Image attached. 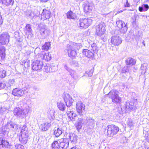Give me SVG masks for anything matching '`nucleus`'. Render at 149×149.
<instances>
[{
    "mask_svg": "<svg viewBox=\"0 0 149 149\" xmlns=\"http://www.w3.org/2000/svg\"><path fill=\"white\" fill-rule=\"evenodd\" d=\"M26 30L29 33H31L32 31L31 25L29 24H27L25 27Z\"/></svg>",
    "mask_w": 149,
    "mask_h": 149,
    "instance_id": "obj_47",
    "label": "nucleus"
},
{
    "mask_svg": "<svg viewBox=\"0 0 149 149\" xmlns=\"http://www.w3.org/2000/svg\"><path fill=\"white\" fill-rule=\"evenodd\" d=\"M127 125L130 127H132L133 126L134 123L132 120H129L127 121Z\"/></svg>",
    "mask_w": 149,
    "mask_h": 149,
    "instance_id": "obj_51",
    "label": "nucleus"
},
{
    "mask_svg": "<svg viewBox=\"0 0 149 149\" xmlns=\"http://www.w3.org/2000/svg\"><path fill=\"white\" fill-rule=\"evenodd\" d=\"M6 86L5 83L0 82V90L3 89Z\"/></svg>",
    "mask_w": 149,
    "mask_h": 149,
    "instance_id": "obj_55",
    "label": "nucleus"
},
{
    "mask_svg": "<svg viewBox=\"0 0 149 149\" xmlns=\"http://www.w3.org/2000/svg\"><path fill=\"white\" fill-rule=\"evenodd\" d=\"M2 45H0V55L1 59L4 60L6 56L5 53L6 48L5 47Z\"/></svg>",
    "mask_w": 149,
    "mask_h": 149,
    "instance_id": "obj_28",
    "label": "nucleus"
},
{
    "mask_svg": "<svg viewBox=\"0 0 149 149\" xmlns=\"http://www.w3.org/2000/svg\"><path fill=\"white\" fill-rule=\"evenodd\" d=\"M57 70V67L56 66L50 65V68H49L50 72H54L56 71Z\"/></svg>",
    "mask_w": 149,
    "mask_h": 149,
    "instance_id": "obj_45",
    "label": "nucleus"
},
{
    "mask_svg": "<svg viewBox=\"0 0 149 149\" xmlns=\"http://www.w3.org/2000/svg\"><path fill=\"white\" fill-rule=\"evenodd\" d=\"M83 54L88 58H93L94 56V53L91 51L87 49H84L82 52Z\"/></svg>",
    "mask_w": 149,
    "mask_h": 149,
    "instance_id": "obj_26",
    "label": "nucleus"
},
{
    "mask_svg": "<svg viewBox=\"0 0 149 149\" xmlns=\"http://www.w3.org/2000/svg\"><path fill=\"white\" fill-rule=\"evenodd\" d=\"M51 125V123H44L40 126V128L42 131H46L49 128Z\"/></svg>",
    "mask_w": 149,
    "mask_h": 149,
    "instance_id": "obj_25",
    "label": "nucleus"
},
{
    "mask_svg": "<svg viewBox=\"0 0 149 149\" xmlns=\"http://www.w3.org/2000/svg\"><path fill=\"white\" fill-rule=\"evenodd\" d=\"M63 98L67 107H70L72 105L74 100L69 94H64L63 95Z\"/></svg>",
    "mask_w": 149,
    "mask_h": 149,
    "instance_id": "obj_13",
    "label": "nucleus"
},
{
    "mask_svg": "<svg viewBox=\"0 0 149 149\" xmlns=\"http://www.w3.org/2000/svg\"><path fill=\"white\" fill-rule=\"evenodd\" d=\"M24 65L25 66L26 65L27 67L29 66V64L28 62H25L24 63Z\"/></svg>",
    "mask_w": 149,
    "mask_h": 149,
    "instance_id": "obj_60",
    "label": "nucleus"
},
{
    "mask_svg": "<svg viewBox=\"0 0 149 149\" xmlns=\"http://www.w3.org/2000/svg\"><path fill=\"white\" fill-rule=\"evenodd\" d=\"M64 136L65 137L66 139L68 140L69 139L70 140L72 143L75 144L76 143L77 137L75 134L65 132L64 134Z\"/></svg>",
    "mask_w": 149,
    "mask_h": 149,
    "instance_id": "obj_15",
    "label": "nucleus"
},
{
    "mask_svg": "<svg viewBox=\"0 0 149 149\" xmlns=\"http://www.w3.org/2000/svg\"><path fill=\"white\" fill-rule=\"evenodd\" d=\"M51 13L50 11L46 9H44L41 14V19L43 20L49 19L50 17Z\"/></svg>",
    "mask_w": 149,
    "mask_h": 149,
    "instance_id": "obj_20",
    "label": "nucleus"
},
{
    "mask_svg": "<svg viewBox=\"0 0 149 149\" xmlns=\"http://www.w3.org/2000/svg\"><path fill=\"white\" fill-rule=\"evenodd\" d=\"M93 71L92 70H88L86 71V73L87 74L88 76L91 77L93 74Z\"/></svg>",
    "mask_w": 149,
    "mask_h": 149,
    "instance_id": "obj_49",
    "label": "nucleus"
},
{
    "mask_svg": "<svg viewBox=\"0 0 149 149\" xmlns=\"http://www.w3.org/2000/svg\"><path fill=\"white\" fill-rule=\"evenodd\" d=\"M71 149H79L78 148H77V147H72V148Z\"/></svg>",
    "mask_w": 149,
    "mask_h": 149,
    "instance_id": "obj_64",
    "label": "nucleus"
},
{
    "mask_svg": "<svg viewBox=\"0 0 149 149\" xmlns=\"http://www.w3.org/2000/svg\"><path fill=\"white\" fill-rule=\"evenodd\" d=\"M67 17L68 19H75L76 17L74 15H73L72 11H70L68 12L67 13Z\"/></svg>",
    "mask_w": 149,
    "mask_h": 149,
    "instance_id": "obj_40",
    "label": "nucleus"
},
{
    "mask_svg": "<svg viewBox=\"0 0 149 149\" xmlns=\"http://www.w3.org/2000/svg\"><path fill=\"white\" fill-rule=\"evenodd\" d=\"M76 108L78 115L83 116L86 113L85 106L81 101H78L77 102Z\"/></svg>",
    "mask_w": 149,
    "mask_h": 149,
    "instance_id": "obj_5",
    "label": "nucleus"
},
{
    "mask_svg": "<svg viewBox=\"0 0 149 149\" xmlns=\"http://www.w3.org/2000/svg\"><path fill=\"white\" fill-rule=\"evenodd\" d=\"M116 24L120 29V31L121 33L124 34L126 33L128 27L127 24L123 21L118 20L116 22Z\"/></svg>",
    "mask_w": 149,
    "mask_h": 149,
    "instance_id": "obj_7",
    "label": "nucleus"
},
{
    "mask_svg": "<svg viewBox=\"0 0 149 149\" xmlns=\"http://www.w3.org/2000/svg\"><path fill=\"white\" fill-rule=\"evenodd\" d=\"M149 8L148 5L146 4H144L139 7V10L140 12L146 11H147Z\"/></svg>",
    "mask_w": 149,
    "mask_h": 149,
    "instance_id": "obj_33",
    "label": "nucleus"
},
{
    "mask_svg": "<svg viewBox=\"0 0 149 149\" xmlns=\"http://www.w3.org/2000/svg\"><path fill=\"white\" fill-rule=\"evenodd\" d=\"M60 148L62 149H66L68 147L69 144V141L66 139L65 138L61 139L58 141Z\"/></svg>",
    "mask_w": 149,
    "mask_h": 149,
    "instance_id": "obj_16",
    "label": "nucleus"
},
{
    "mask_svg": "<svg viewBox=\"0 0 149 149\" xmlns=\"http://www.w3.org/2000/svg\"><path fill=\"white\" fill-rule=\"evenodd\" d=\"M80 117H79L77 121L80 122L81 123L83 124H85L87 123V120L85 117H84L83 116H80Z\"/></svg>",
    "mask_w": 149,
    "mask_h": 149,
    "instance_id": "obj_38",
    "label": "nucleus"
},
{
    "mask_svg": "<svg viewBox=\"0 0 149 149\" xmlns=\"http://www.w3.org/2000/svg\"><path fill=\"white\" fill-rule=\"evenodd\" d=\"M50 42H46L42 47V49L44 50H48L50 46Z\"/></svg>",
    "mask_w": 149,
    "mask_h": 149,
    "instance_id": "obj_39",
    "label": "nucleus"
},
{
    "mask_svg": "<svg viewBox=\"0 0 149 149\" xmlns=\"http://www.w3.org/2000/svg\"><path fill=\"white\" fill-rule=\"evenodd\" d=\"M18 125L16 123L10 121L7 123V127L10 130L14 131L18 129Z\"/></svg>",
    "mask_w": 149,
    "mask_h": 149,
    "instance_id": "obj_21",
    "label": "nucleus"
},
{
    "mask_svg": "<svg viewBox=\"0 0 149 149\" xmlns=\"http://www.w3.org/2000/svg\"><path fill=\"white\" fill-rule=\"evenodd\" d=\"M91 49L94 53L97 54L98 50V48L95 43H93L91 46Z\"/></svg>",
    "mask_w": 149,
    "mask_h": 149,
    "instance_id": "obj_35",
    "label": "nucleus"
},
{
    "mask_svg": "<svg viewBox=\"0 0 149 149\" xmlns=\"http://www.w3.org/2000/svg\"><path fill=\"white\" fill-rule=\"evenodd\" d=\"M87 146L90 148H93V145H92L91 144L88 143L87 144Z\"/></svg>",
    "mask_w": 149,
    "mask_h": 149,
    "instance_id": "obj_61",
    "label": "nucleus"
},
{
    "mask_svg": "<svg viewBox=\"0 0 149 149\" xmlns=\"http://www.w3.org/2000/svg\"><path fill=\"white\" fill-rule=\"evenodd\" d=\"M107 127L108 136L110 137H112L116 134L119 130V128L117 126L112 125H108Z\"/></svg>",
    "mask_w": 149,
    "mask_h": 149,
    "instance_id": "obj_6",
    "label": "nucleus"
},
{
    "mask_svg": "<svg viewBox=\"0 0 149 149\" xmlns=\"http://www.w3.org/2000/svg\"><path fill=\"white\" fill-rule=\"evenodd\" d=\"M10 36L7 33L5 32L0 35V44L2 45L8 44V43Z\"/></svg>",
    "mask_w": 149,
    "mask_h": 149,
    "instance_id": "obj_9",
    "label": "nucleus"
},
{
    "mask_svg": "<svg viewBox=\"0 0 149 149\" xmlns=\"http://www.w3.org/2000/svg\"><path fill=\"white\" fill-rule=\"evenodd\" d=\"M24 93V91L23 89H19L18 88L14 89L12 91L13 94L15 96L20 97Z\"/></svg>",
    "mask_w": 149,
    "mask_h": 149,
    "instance_id": "obj_22",
    "label": "nucleus"
},
{
    "mask_svg": "<svg viewBox=\"0 0 149 149\" xmlns=\"http://www.w3.org/2000/svg\"><path fill=\"white\" fill-rule=\"evenodd\" d=\"M55 111L53 109H50L48 113L49 118L51 120H54L55 118L54 113Z\"/></svg>",
    "mask_w": 149,
    "mask_h": 149,
    "instance_id": "obj_31",
    "label": "nucleus"
},
{
    "mask_svg": "<svg viewBox=\"0 0 149 149\" xmlns=\"http://www.w3.org/2000/svg\"><path fill=\"white\" fill-rule=\"evenodd\" d=\"M83 7L85 13H90L93 8L92 4L89 3L87 1H85L83 2Z\"/></svg>",
    "mask_w": 149,
    "mask_h": 149,
    "instance_id": "obj_18",
    "label": "nucleus"
},
{
    "mask_svg": "<svg viewBox=\"0 0 149 149\" xmlns=\"http://www.w3.org/2000/svg\"><path fill=\"white\" fill-rule=\"evenodd\" d=\"M67 115L70 120L73 121L75 120V118L77 116V115L72 111H68Z\"/></svg>",
    "mask_w": 149,
    "mask_h": 149,
    "instance_id": "obj_29",
    "label": "nucleus"
},
{
    "mask_svg": "<svg viewBox=\"0 0 149 149\" xmlns=\"http://www.w3.org/2000/svg\"><path fill=\"white\" fill-rule=\"evenodd\" d=\"M57 106L59 109L61 111H64L65 110V106L64 103L61 102L57 103Z\"/></svg>",
    "mask_w": 149,
    "mask_h": 149,
    "instance_id": "obj_34",
    "label": "nucleus"
},
{
    "mask_svg": "<svg viewBox=\"0 0 149 149\" xmlns=\"http://www.w3.org/2000/svg\"><path fill=\"white\" fill-rule=\"evenodd\" d=\"M64 68L66 70L69 72V70H72L71 69H69V68L67 66L66 64H65L64 65Z\"/></svg>",
    "mask_w": 149,
    "mask_h": 149,
    "instance_id": "obj_59",
    "label": "nucleus"
},
{
    "mask_svg": "<svg viewBox=\"0 0 149 149\" xmlns=\"http://www.w3.org/2000/svg\"><path fill=\"white\" fill-rule=\"evenodd\" d=\"M122 42L121 38L118 36H114L111 37V43L114 46H118Z\"/></svg>",
    "mask_w": 149,
    "mask_h": 149,
    "instance_id": "obj_17",
    "label": "nucleus"
},
{
    "mask_svg": "<svg viewBox=\"0 0 149 149\" xmlns=\"http://www.w3.org/2000/svg\"><path fill=\"white\" fill-rule=\"evenodd\" d=\"M9 143L6 141L3 140L2 138H0V147L1 146L3 148L7 147Z\"/></svg>",
    "mask_w": 149,
    "mask_h": 149,
    "instance_id": "obj_36",
    "label": "nucleus"
},
{
    "mask_svg": "<svg viewBox=\"0 0 149 149\" xmlns=\"http://www.w3.org/2000/svg\"><path fill=\"white\" fill-rule=\"evenodd\" d=\"M137 103L136 99H132L130 101H127L125 104L126 111H130L135 110L137 108L136 107Z\"/></svg>",
    "mask_w": 149,
    "mask_h": 149,
    "instance_id": "obj_2",
    "label": "nucleus"
},
{
    "mask_svg": "<svg viewBox=\"0 0 149 149\" xmlns=\"http://www.w3.org/2000/svg\"><path fill=\"white\" fill-rule=\"evenodd\" d=\"M118 92L116 90H111L108 93V96L112 99V102L116 104H120L121 98L118 94Z\"/></svg>",
    "mask_w": 149,
    "mask_h": 149,
    "instance_id": "obj_3",
    "label": "nucleus"
},
{
    "mask_svg": "<svg viewBox=\"0 0 149 149\" xmlns=\"http://www.w3.org/2000/svg\"><path fill=\"white\" fill-rule=\"evenodd\" d=\"M41 2H47L49 0H40Z\"/></svg>",
    "mask_w": 149,
    "mask_h": 149,
    "instance_id": "obj_62",
    "label": "nucleus"
},
{
    "mask_svg": "<svg viewBox=\"0 0 149 149\" xmlns=\"http://www.w3.org/2000/svg\"><path fill=\"white\" fill-rule=\"evenodd\" d=\"M16 149H24V146L20 144H17L15 145Z\"/></svg>",
    "mask_w": 149,
    "mask_h": 149,
    "instance_id": "obj_48",
    "label": "nucleus"
},
{
    "mask_svg": "<svg viewBox=\"0 0 149 149\" xmlns=\"http://www.w3.org/2000/svg\"><path fill=\"white\" fill-rule=\"evenodd\" d=\"M70 48H72V49L76 50V49H79L80 48V45L76 43H74L73 45L71 46L70 45Z\"/></svg>",
    "mask_w": 149,
    "mask_h": 149,
    "instance_id": "obj_42",
    "label": "nucleus"
},
{
    "mask_svg": "<svg viewBox=\"0 0 149 149\" xmlns=\"http://www.w3.org/2000/svg\"><path fill=\"white\" fill-rule=\"evenodd\" d=\"M50 65L49 64H45L44 66V69L45 70V71L47 72H50L49 68H50Z\"/></svg>",
    "mask_w": 149,
    "mask_h": 149,
    "instance_id": "obj_44",
    "label": "nucleus"
},
{
    "mask_svg": "<svg viewBox=\"0 0 149 149\" xmlns=\"http://www.w3.org/2000/svg\"><path fill=\"white\" fill-rule=\"evenodd\" d=\"M87 123L89 125L91 126V127H93L94 126V125L95 124L94 120L92 118L89 119L87 121Z\"/></svg>",
    "mask_w": 149,
    "mask_h": 149,
    "instance_id": "obj_43",
    "label": "nucleus"
},
{
    "mask_svg": "<svg viewBox=\"0 0 149 149\" xmlns=\"http://www.w3.org/2000/svg\"><path fill=\"white\" fill-rule=\"evenodd\" d=\"M26 126L25 125H24L21 130V131L20 133H22L23 132H28L26 129Z\"/></svg>",
    "mask_w": 149,
    "mask_h": 149,
    "instance_id": "obj_53",
    "label": "nucleus"
},
{
    "mask_svg": "<svg viewBox=\"0 0 149 149\" xmlns=\"http://www.w3.org/2000/svg\"><path fill=\"white\" fill-rule=\"evenodd\" d=\"M66 128L65 126H63L58 127L57 128H55L54 129V135L56 137H58L64 132Z\"/></svg>",
    "mask_w": 149,
    "mask_h": 149,
    "instance_id": "obj_14",
    "label": "nucleus"
},
{
    "mask_svg": "<svg viewBox=\"0 0 149 149\" xmlns=\"http://www.w3.org/2000/svg\"><path fill=\"white\" fill-rule=\"evenodd\" d=\"M146 64L145 63L142 64L141 67V69L142 70H143L146 69Z\"/></svg>",
    "mask_w": 149,
    "mask_h": 149,
    "instance_id": "obj_56",
    "label": "nucleus"
},
{
    "mask_svg": "<svg viewBox=\"0 0 149 149\" xmlns=\"http://www.w3.org/2000/svg\"><path fill=\"white\" fill-rule=\"evenodd\" d=\"M70 74L71 76L74 79H78L79 76L78 75L77 73L74 71L72 70H69Z\"/></svg>",
    "mask_w": 149,
    "mask_h": 149,
    "instance_id": "obj_32",
    "label": "nucleus"
},
{
    "mask_svg": "<svg viewBox=\"0 0 149 149\" xmlns=\"http://www.w3.org/2000/svg\"><path fill=\"white\" fill-rule=\"evenodd\" d=\"M95 29L96 34L99 36H101V38L103 41H105L107 40V38H103L102 37L105 31L104 23L103 22H101L96 26Z\"/></svg>",
    "mask_w": 149,
    "mask_h": 149,
    "instance_id": "obj_1",
    "label": "nucleus"
},
{
    "mask_svg": "<svg viewBox=\"0 0 149 149\" xmlns=\"http://www.w3.org/2000/svg\"><path fill=\"white\" fill-rule=\"evenodd\" d=\"M6 109L5 108L3 107H0V113H2L5 111Z\"/></svg>",
    "mask_w": 149,
    "mask_h": 149,
    "instance_id": "obj_57",
    "label": "nucleus"
},
{
    "mask_svg": "<svg viewBox=\"0 0 149 149\" xmlns=\"http://www.w3.org/2000/svg\"><path fill=\"white\" fill-rule=\"evenodd\" d=\"M129 68L128 66L125 67L123 69L122 72L123 73H125L127 72L129 70Z\"/></svg>",
    "mask_w": 149,
    "mask_h": 149,
    "instance_id": "obj_54",
    "label": "nucleus"
},
{
    "mask_svg": "<svg viewBox=\"0 0 149 149\" xmlns=\"http://www.w3.org/2000/svg\"><path fill=\"white\" fill-rule=\"evenodd\" d=\"M15 81L13 79H10L8 83L10 86H13L14 84H15Z\"/></svg>",
    "mask_w": 149,
    "mask_h": 149,
    "instance_id": "obj_52",
    "label": "nucleus"
},
{
    "mask_svg": "<svg viewBox=\"0 0 149 149\" xmlns=\"http://www.w3.org/2000/svg\"><path fill=\"white\" fill-rule=\"evenodd\" d=\"M125 62L127 65L132 66L135 65L136 61L133 58H129L126 60Z\"/></svg>",
    "mask_w": 149,
    "mask_h": 149,
    "instance_id": "obj_30",
    "label": "nucleus"
},
{
    "mask_svg": "<svg viewBox=\"0 0 149 149\" xmlns=\"http://www.w3.org/2000/svg\"><path fill=\"white\" fill-rule=\"evenodd\" d=\"M83 124L77 121L76 123V127L77 130L79 132V130L82 127V125Z\"/></svg>",
    "mask_w": 149,
    "mask_h": 149,
    "instance_id": "obj_46",
    "label": "nucleus"
},
{
    "mask_svg": "<svg viewBox=\"0 0 149 149\" xmlns=\"http://www.w3.org/2000/svg\"><path fill=\"white\" fill-rule=\"evenodd\" d=\"M67 49L68 53V56L70 57L71 56H74L77 54L76 51L74 49H72L70 47V45H67Z\"/></svg>",
    "mask_w": 149,
    "mask_h": 149,
    "instance_id": "obj_23",
    "label": "nucleus"
},
{
    "mask_svg": "<svg viewBox=\"0 0 149 149\" xmlns=\"http://www.w3.org/2000/svg\"><path fill=\"white\" fill-rule=\"evenodd\" d=\"M52 149H59L60 147L58 141H55L52 143Z\"/></svg>",
    "mask_w": 149,
    "mask_h": 149,
    "instance_id": "obj_37",
    "label": "nucleus"
},
{
    "mask_svg": "<svg viewBox=\"0 0 149 149\" xmlns=\"http://www.w3.org/2000/svg\"><path fill=\"white\" fill-rule=\"evenodd\" d=\"M92 20L90 19H81L79 21V25L81 29H86L91 24Z\"/></svg>",
    "mask_w": 149,
    "mask_h": 149,
    "instance_id": "obj_8",
    "label": "nucleus"
},
{
    "mask_svg": "<svg viewBox=\"0 0 149 149\" xmlns=\"http://www.w3.org/2000/svg\"><path fill=\"white\" fill-rule=\"evenodd\" d=\"M1 132L3 135H5L6 134H7L8 131L7 130V129L5 127L2 128L1 130Z\"/></svg>",
    "mask_w": 149,
    "mask_h": 149,
    "instance_id": "obj_50",
    "label": "nucleus"
},
{
    "mask_svg": "<svg viewBox=\"0 0 149 149\" xmlns=\"http://www.w3.org/2000/svg\"><path fill=\"white\" fill-rule=\"evenodd\" d=\"M25 15L26 17H29L31 19L36 17V14L31 10H27L25 13Z\"/></svg>",
    "mask_w": 149,
    "mask_h": 149,
    "instance_id": "obj_27",
    "label": "nucleus"
},
{
    "mask_svg": "<svg viewBox=\"0 0 149 149\" xmlns=\"http://www.w3.org/2000/svg\"><path fill=\"white\" fill-rule=\"evenodd\" d=\"M42 61L40 60H36L32 64V68L33 70L40 71L43 66Z\"/></svg>",
    "mask_w": 149,
    "mask_h": 149,
    "instance_id": "obj_10",
    "label": "nucleus"
},
{
    "mask_svg": "<svg viewBox=\"0 0 149 149\" xmlns=\"http://www.w3.org/2000/svg\"><path fill=\"white\" fill-rule=\"evenodd\" d=\"M1 3L3 5L8 7L11 6L13 5L14 0H1Z\"/></svg>",
    "mask_w": 149,
    "mask_h": 149,
    "instance_id": "obj_24",
    "label": "nucleus"
},
{
    "mask_svg": "<svg viewBox=\"0 0 149 149\" xmlns=\"http://www.w3.org/2000/svg\"><path fill=\"white\" fill-rule=\"evenodd\" d=\"M13 113L14 115L17 118L19 119H22L24 118L26 115V113L24 110L19 107L14 109Z\"/></svg>",
    "mask_w": 149,
    "mask_h": 149,
    "instance_id": "obj_4",
    "label": "nucleus"
},
{
    "mask_svg": "<svg viewBox=\"0 0 149 149\" xmlns=\"http://www.w3.org/2000/svg\"><path fill=\"white\" fill-rule=\"evenodd\" d=\"M51 55L48 53L43 51L39 54L38 58L47 61H49L51 59Z\"/></svg>",
    "mask_w": 149,
    "mask_h": 149,
    "instance_id": "obj_19",
    "label": "nucleus"
},
{
    "mask_svg": "<svg viewBox=\"0 0 149 149\" xmlns=\"http://www.w3.org/2000/svg\"><path fill=\"white\" fill-rule=\"evenodd\" d=\"M20 134L19 136V139L21 143L23 144H26L28 140L29 136L28 132L20 133Z\"/></svg>",
    "mask_w": 149,
    "mask_h": 149,
    "instance_id": "obj_12",
    "label": "nucleus"
},
{
    "mask_svg": "<svg viewBox=\"0 0 149 149\" xmlns=\"http://www.w3.org/2000/svg\"><path fill=\"white\" fill-rule=\"evenodd\" d=\"M142 44L144 45V46H145L146 45H145V41H144V40L143 41V42H142Z\"/></svg>",
    "mask_w": 149,
    "mask_h": 149,
    "instance_id": "obj_63",
    "label": "nucleus"
},
{
    "mask_svg": "<svg viewBox=\"0 0 149 149\" xmlns=\"http://www.w3.org/2000/svg\"><path fill=\"white\" fill-rule=\"evenodd\" d=\"M126 3L124 5V6L125 7H127L130 6V5L129 3H128L127 0H126Z\"/></svg>",
    "mask_w": 149,
    "mask_h": 149,
    "instance_id": "obj_58",
    "label": "nucleus"
},
{
    "mask_svg": "<svg viewBox=\"0 0 149 149\" xmlns=\"http://www.w3.org/2000/svg\"><path fill=\"white\" fill-rule=\"evenodd\" d=\"M6 72L2 68H0V78H4L6 76Z\"/></svg>",
    "mask_w": 149,
    "mask_h": 149,
    "instance_id": "obj_41",
    "label": "nucleus"
},
{
    "mask_svg": "<svg viewBox=\"0 0 149 149\" xmlns=\"http://www.w3.org/2000/svg\"><path fill=\"white\" fill-rule=\"evenodd\" d=\"M39 30L41 35L45 37L48 36L50 34V31L47 28L45 25L40 24L39 25Z\"/></svg>",
    "mask_w": 149,
    "mask_h": 149,
    "instance_id": "obj_11",
    "label": "nucleus"
}]
</instances>
